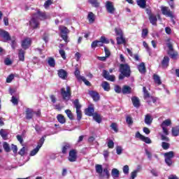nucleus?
Listing matches in <instances>:
<instances>
[{
	"mask_svg": "<svg viewBox=\"0 0 179 179\" xmlns=\"http://www.w3.org/2000/svg\"><path fill=\"white\" fill-rule=\"evenodd\" d=\"M48 16L45 15V13H41L38 11L36 14H34L32 18L29 21V26L32 29H38L40 26V22H38V19H41V20H44L48 19Z\"/></svg>",
	"mask_w": 179,
	"mask_h": 179,
	"instance_id": "obj_1",
	"label": "nucleus"
},
{
	"mask_svg": "<svg viewBox=\"0 0 179 179\" xmlns=\"http://www.w3.org/2000/svg\"><path fill=\"white\" fill-rule=\"evenodd\" d=\"M120 80H122L124 78H129L131 76V68L127 64L120 65Z\"/></svg>",
	"mask_w": 179,
	"mask_h": 179,
	"instance_id": "obj_2",
	"label": "nucleus"
},
{
	"mask_svg": "<svg viewBox=\"0 0 179 179\" xmlns=\"http://www.w3.org/2000/svg\"><path fill=\"white\" fill-rule=\"evenodd\" d=\"M166 46L168 47V55H169L172 59H177V57H178V52L174 50L171 39H166Z\"/></svg>",
	"mask_w": 179,
	"mask_h": 179,
	"instance_id": "obj_3",
	"label": "nucleus"
},
{
	"mask_svg": "<svg viewBox=\"0 0 179 179\" xmlns=\"http://www.w3.org/2000/svg\"><path fill=\"white\" fill-rule=\"evenodd\" d=\"M95 170L97 174L99 175V177L103 178L104 176L103 175V171L105 173V176L107 179L110 178V171H108V168H105L103 170V166L100 164H96L95 166Z\"/></svg>",
	"mask_w": 179,
	"mask_h": 179,
	"instance_id": "obj_4",
	"label": "nucleus"
},
{
	"mask_svg": "<svg viewBox=\"0 0 179 179\" xmlns=\"http://www.w3.org/2000/svg\"><path fill=\"white\" fill-rule=\"evenodd\" d=\"M143 99L147 101L148 104H152V103H156V99L150 95L149 91L147 90L146 87H143Z\"/></svg>",
	"mask_w": 179,
	"mask_h": 179,
	"instance_id": "obj_5",
	"label": "nucleus"
},
{
	"mask_svg": "<svg viewBox=\"0 0 179 179\" xmlns=\"http://www.w3.org/2000/svg\"><path fill=\"white\" fill-rule=\"evenodd\" d=\"M71 94H72V92H71V87L67 86L66 88L63 87L61 89V95L63 100L68 101V100L71 99Z\"/></svg>",
	"mask_w": 179,
	"mask_h": 179,
	"instance_id": "obj_6",
	"label": "nucleus"
},
{
	"mask_svg": "<svg viewBox=\"0 0 179 179\" xmlns=\"http://www.w3.org/2000/svg\"><path fill=\"white\" fill-rule=\"evenodd\" d=\"M164 156L165 159V163L167 164V166H171V164H173L172 159L174 157V152L170 151L168 152H165L164 154Z\"/></svg>",
	"mask_w": 179,
	"mask_h": 179,
	"instance_id": "obj_7",
	"label": "nucleus"
},
{
	"mask_svg": "<svg viewBox=\"0 0 179 179\" xmlns=\"http://www.w3.org/2000/svg\"><path fill=\"white\" fill-rule=\"evenodd\" d=\"M105 8L108 13H110V15H114V13H115V7L114 6V3L113 1H106Z\"/></svg>",
	"mask_w": 179,
	"mask_h": 179,
	"instance_id": "obj_8",
	"label": "nucleus"
},
{
	"mask_svg": "<svg viewBox=\"0 0 179 179\" xmlns=\"http://www.w3.org/2000/svg\"><path fill=\"white\" fill-rule=\"evenodd\" d=\"M60 32L62 33L61 37L65 41V43H69V41L68 40V34L69 33V29L66 28V27L60 26L59 27Z\"/></svg>",
	"mask_w": 179,
	"mask_h": 179,
	"instance_id": "obj_9",
	"label": "nucleus"
},
{
	"mask_svg": "<svg viewBox=\"0 0 179 179\" xmlns=\"http://www.w3.org/2000/svg\"><path fill=\"white\" fill-rule=\"evenodd\" d=\"M45 141V139L44 138V137H42L39 140V142L36 148L31 151L29 156H36V153H38V150H40V148H41V146H43V145L44 144Z\"/></svg>",
	"mask_w": 179,
	"mask_h": 179,
	"instance_id": "obj_10",
	"label": "nucleus"
},
{
	"mask_svg": "<svg viewBox=\"0 0 179 179\" xmlns=\"http://www.w3.org/2000/svg\"><path fill=\"white\" fill-rule=\"evenodd\" d=\"M74 73L78 80H79L80 82H84L85 85H86L87 86H90V82L87 80L86 78H85L84 76H80V71L78 69H76Z\"/></svg>",
	"mask_w": 179,
	"mask_h": 179,
	"instance_id": "obj_11",
	"label": "nucleus"
},
{
	"mask_svg": "<svg viewBox=\"0 0 179 179\" xmlns=\"http://www.w3.org/2000/svg\"><path fill=\"white\" fill-rule=\"evenodd\" d=\"M170 125H171V120L170 119L164 120L161 124V127L162 128L164 135H169V129H167V127H170Z\"/></svg>",
	"mask_w": 179,
	"mask_h": 179,
	"instance_id": "obj_12",
	"label": "nucleus"
},
{
	"mask_svg": "<svg viewBox=\"0 0 179 179\" xmlns=\"http://www.w3.org/2000/svg\"><path fill=\"white\" fill-rule=\"evenodd\" d=\"M0 36L3 38L2 41H3V43H8V41L10 40L9 33L3 29H0Z\"/></svg>",
	"mask_w": 179,
	"mask_h": 179,
	"instance_id": "obj_13",
	"label": "nucleus"
},
{
	"mask_svg": "<svg viewBox=\"0 0 179 179\" xmlns=\"http://www.w3.org/2000/svg\"><path fill=\"white\" fill-rule=\"evenodd\" d=\"M161 10L162 12V15H164V16H167L168 17H173V13L169 9V7L162 6Z\"/></svg>",
	"mask_w": 179,
	"mask_h": 179,
	"instance_id": "obj_14",
	"label": "nucleus"
},
{
	"mask_svg": "<svg viewBox=\"0 0 179 179\" xmlns=\"http://www.w3.org/2000/svg\"><path fill=\"white\" fill-rule=\"evenodd\" d=\"M76 151L75 150H71L69 155V160L71 162H76L77 159Z\"/></svg>",
	"mask_w": 179,
	"mask_h": 179,
	"instance_id": "obj_15",
	"label": "nucleus"
},
{
	"mask_svg": "<svg viewBox=\"0 0 179 179\" xmlns=\"http://www.w3.org/2000/svg\"><path fill=\"white\" fill-rule=\"evenodd\" d=\"M31 44V40L29 38H27L24 41H22V48H24V50H27V48L30 47Z\"/></svg>",
	"mask_w": 179,
	"mask_h": 179,
	"instance_id": "obj_16",
	"label": "nucleus"
},
{
	"mask_svg": "<svg viewBox=\"0 0 179 179\" xmlns=\"http://www.w3.org/2000/svg\"><path fill=\"white\" fill-rule=\"evenodd\" d=\"M149 20L153 26H157V16L155 14H149Z\"/></svg>",
	"mask_w": 179,
	"mask_h": 179,
	"instance_id": "obj_17",
	"label": "nucleus"
},
{
	"mask_svg": "<svg viewBox=\"0 0 179 179\" xmlns=\"http://www.w3.org/2000/svg\"><path fill=\"white\" fill-rule=\"evenodd\" d=\"M25 113H26L27 120H31V118H33V116L35 114L34 110H33V109H30V108H27Z\"/></svg>",
	"mask_w": 179,
	"mask_h": 179,
	"instance_id": "obj_18",
	"label": "nucleus"
},
{
	"mask_svg": "<svg viewBox=\"0 0 179 179\" xmlns=\"http://www.w3.org/2000/svg\"><path fill=\"white\" fill-rule=\"evenodd\" d=\"M87 20L91 24L96 20V15L92 12H89L87 15Z\"/></svg>",
	"mask_w": 179,
	"mask_h": 179,
	"instance_id": "obj_19",
	"label": "nucleus"
},
{
	"mask_svg": "<svg viewBox=\"0 0 179 179\" xmlns=\"http://www.w3.org/2000/svg\"><path fill=\"white\" fill-rule=\"evenodd\" d=\"M58 76H59L62 79H66L68 77V73L64 69H60L58 71Z\"/></svg>",
	"mask_w": 179,
	"mask_h": 179,
	"instance_id": "obj_20",
	"label": "nucleus"
},
{
	"mask_svg": "<svg viewBox=\"0 0 179 179\" xmlns=\"http://www.w3.org/2000/svg\"><path fill=\"white\" fill-rule=\"evenodd\" d=\"M169 62H170V58H169L167 56H165L162 61V68H167V66H169Z\"/></svg>",
	"mask_w": 179,
	"mask_h": 179,
	"instance_id": "obj_21",
	"label": "nucleus"
},
{
	"mask_svg": "<svg viewBox=\"0 0 179 179\" xmlns=\"http://www.w3.org/2000/svg\"><path fill=\"white\" fill-rule=\"evenodd\" d=\"M94 108L90 106L87 109H85V115H89V117H92L94 114Z\"/></svg>",
	"mask_w": 179,
	"mask_h": 179,
	"instance_id": "obj_22",
	"label": "nucleus"
},
{
	"mask_svg": "<svg viewBox=\"0 0 179 179\" xmlns=\"http://www.w3.org/2000/svg\"><path fill=\"white\" fill-rule=\"evenodd\" d=\"M90 94L94 101H99V100H100V96L99 95V93L92 91L90 92Z\"/></svg>",
	"mask_w": 179,
	"mask_h": 179,
	"instance_id": "obj_23",
	"label": "nucleus"
},
{
	"mask_svg": "<svg viewBox=\"0 0 179 179\" xmlns=\"http://www.w3.org/2000/svg\"><path fill=\"white\" fill-rule=\"evenodd\" d=\"M131 101L133 103V105L136 107L137 108L141 106V101H139V98L136 96H134L131 98Z\"/></svg>",
	"mask_w": 179,
	"mask_h": 179,
	"instance_id": "obj_24",
	"label": "nucleus"
},
{
	"mask_svg": "<svg viewBox=\"0 0 179 179\" xmlns=\"http://www.w3.org/2000/svg\"><path fill=\"white\" fill-rule=\"evenodd\" d=\"M111 176L114 179L118 178V177H120V171L115 168L113 169L111 171Z\"/></svg>",
	"mask_w": 179,
	"mask_h": 179,
	"instance_id": "obj_25",
	"label": "nucleus"
},
{
	"mask_svg": "<svg viewBox=\"0 0 179 179\" xmlns=\"http://www.w3.org/2000/svg\"><path fill=\"white\" fill-rule=\"evenodd\" d=\"M0 135L4 141H6V139H8V135H9V133L8 132V131L1 129L0 130Z\"/></svg>",
	"mask_w": 179,
	"mask_h": 179,
	"instance_id": "obj_26",
	"label": "nucleus"
},
{
	"mask_svg": "<svg viewBox=\"0 0 179 179\" xmlns=\"http://www.w3.org/2000/svg\"><path fill=\"white\" fill-rule=\"evenodd\" d=\"M138 69L140 73H146V67L145 66V63L142 62L138 66Z\"/></svg>",
	"mask_w": 179,
	"mask_h": 179,
	"instance_id": "obj_27",
	"label": "nucleus"
},
{
	"mask_svg": "<svg viewBox=\"0 0 179 179\" xmlns=\"http://www.w3.org/2000/svg\"><path fill=\"white\" fill-rule=\"evenodd\" d=\"M152 121H153V118H152V116L148 114L145 115V123L147 125H150V124H152Z\"/></svg>",
	"mask_w": 179,
	"mask_h": 179,
	"instance_id": "obj_28",
	"label": "nucleus"
},
{
	"mask_svg": "<svg viewBox=\"0 0 179 179\" xmlns=\"http://www.w3.org/2000/svg\"><path fill=\"white\" fill-rule=\"evenodd\" d=\"M136 2L137 5H138L141 9L146 8V0H137Z\"/></svg>",
	"mask_w": 179,
	"mask_h": 179,
	"instance_id": "obj_29",
	"label": "nucleus"
},
{
	"mask_svg": "<svg viewBox=\"0 0 179 179\" xmlns=\"http://www.w3.org/2000/svg\"><path fill=\"white\" fill-rule=\"evenodd\" d=\"M101 87H103V90H105L106 92H109L110 84L107 81H103L101 84Z\"/></svg>",
	"mask_w": 179,
	"mask_h": 179,
	"instance_id": "obj_30",
	"label": "nucleus"
},
{
	"mask_svg": "<svg viewBox=\"0 0 179 179\" xmlns=\"http://www.w3.org/2000/svg\"><path fill=\"white\" fill-rule=\"evenodd\" d=\"M122 92L123 94H129V93H131V87L127 85H124L122 90Z\"/></svg>",
	"mask_w": 179,
	"mask_h": 179,
	"instance_id": "obj_31",
	"label": "nucleus"
},
{
	"mask_svg": "<svg viewBox=\"0 0 179 179\" xmlns=\"http://www.w3.org/2000/svg\"><path fill=\"white\" fill-rule=\"evenodd\" d=\"M57 119L60 124H65V122H66V120H65V117H64V115L61 114L57 116Z\"/></svg>",
	"mask_w": 179,
	"mask_h": 179,
	"instance_id": "obj_32",
	"label": "nucleus"
},
{
	"mask_svg": "<svg viewBox=\"0 0 179 179\" xmlns=\"http://www.w3.org/2000/svg\"><path fill=\"white\" fill-rule=\"evenodd\" d=\"M92 117L94 121L98 122V124H100V122H101V117L100 116V115L95 113L92 115Z\"/></svg>",
	"mask_w": 179,
	"mask_h": 179,
	"instance_id": "obj_33",
	"label": "nucleus"
},
{
	"mask_svg": "<svg viewBox=\"0 0 179 179\" xmlns=\"http://www.w3.org/2000/svg\"><path fill=\"white\" fill-rule=\"evenodd\" d=\"M172 135H173V136H178L179 126H176V127L172 128Z\"/></svg>",
	"mask_w": 179,
	"mask_h": 179,
	"instance_id": "obj_34",
	"label": "nucleus"
},
{
	"mask_svg": "<svg viewBox=\"0 0 179 179\" xmlns=\"http://www.w3.org/2000/svg\"><path fill=\"white\" fill-rule=\"evenodd\" d=\"M18 57L20 61H22V62L24 61V50L22 49L19 50Z\"/></svg>",
	"mask_w": 179,
	"mask_h": 179,
	"instance_id": "obj_35",
	"label": "nucleus"
},
{
	"mask_svg": "<svg viewBox=\"0 0 179 179\" xmlns=\"http://www.w3.org/2000/svg\"><path fill=\"white\" fill-rule=\"evenodd\" d=\"M48 64L52 68H54V66H55V59H54L52 57H49L48 59Z\"/></svg>",
	"mask_w": 179,
	"mask_h": 179,
	"instance_id": "obj_36",
	"label": "nucleus"
},
{
	"mask_svg": "<svg viewBox=\"0 0 179 179\" xmlns=\"http://www.w3.org/2000/svg\"><path fill=\"white\" fill-rule=\"evenodd\" d=\"M153 79L157 85H162V80H160V77L156 74L153 76Z\"/></svg>",
	"mask_w": 179,
	"mask_h": 179,
	"instance_id": "obj_37",
	"label": "nucleus"
},
{
	"mask_svg": "<svg viewBox=\"0 0 179 179\" xmlns=\"http://www.w3.org/2000/svg\"><path fill=\"white\" fill-rule=\"evenodd\" d=\"M10 41L11 42L10 44L13 50H15L16 48V38L13 36L11 38H10Z\"/></svg>",
	"mask_w": 179,
	"mask_h": 179,
	"instance_id": "obj_38",
	"label": "nucleus"
},
{
	"mask_svg": "<svg viewBox=\"0 0 179 179\" xmlns=\"http://www.w3.org/2000/svg\"><path fill=\"white\" fill-rule=\"evenodd\" d=\"M74 107L76 108V110H80L82 108V106L79 103V99H76L73 102Z\"/></svg>",
	"mask_w": 179,
	"mask_h": 179,
	"instance_id": "obj_39",
	"label": "nucleus"
},
{
	"mask_svg": "<svg viewBox=\"0 0 179 179\" xmlns=\"http://www.w3.org/2000/svg\"><path fill=\"white\" fill-rule=\"evenodd\" d=\"M3 148L5 150V152H7V153H9V152H10V147L9 146V144L8 143L3 142Z\"/></svg>",
	"mask_w": 179,
	"mask_h": 179,
	"instance_id": "obj_40",
	"label": "nucleus"
},
{
	"mask_svg": "<svg viewBox=\"0 0 179 179\" xmlns=\"http://www.w3.org/2000/svg\"><path fill=\"white\" fill-rule=\"evenodd\" d=\"M117 44H125V38H124V36H118L117 38Z\"/></svg>",
	"mask_w": 179,
	"mask_h": 179,
	"instance_id": "obj_41",
	"label": "nucleus"
},
{
	"mask_svg": "<svg viewBox=\"0 0 179 179\" xmlns=\"http://www.w3.org/2000/svg\"><path fill=\"white\" fill-rule=\"evenodd\" d=\"M88 1L92 6H94V8H99V6H100V3H99L97 0H88Z\"/></svg>",
	"mask_w": 179,
	"mask_h": 179,
	"instance_id": "obj_42",
	"label": "nucleus"
},
{
	"mask_svg": "<svg viewBox=\"0 0 179 179\" xmlns=\"http://www.w3.org/2000/svg\"><path fill=\"white\" fill-rule=\"evenodd\" d=\"M141 170V168H138L137 170L134 171L133 172L131 173V179H135L136 178V176L138 174V172Z\"/></svg>",
	"mask_w": 179,
	"mask_h": 179,
	"instance_id": "obj_43",
	"label": "nucleus"
},
{
	"mask_svg": "<svg viewBox=\"0 0 179 179\" xmlns=\"http://www.w3.org/2000/svg\"><path fill=\"white\" fill-rule=\"evenodd\" d=\"M65 113L67 117H69V120H73V115L72 114V112L71 111V110L67 109L65 110Z\"/></svg>",
	"mask_w": 179,
	"mask_h": 179,
	"instance_id": "obj_44",
	"label": "nucleus"
},
{
	"mask_svg": "<svg viewBox=\"0 0 179 179\" xmlns=\"http://www.w3.org/2000/svg\"><path fill=\"white\" fill-rule=\"evenodd\" d=\"M162 149H164V150H167V149L170 148V143H166V142H162Z\"/></svg>",
	"mask_w": 179,
	"mask_h": 179,
	"instance_id": "obj_45",
	"label": "nucleus"
},
{
	"mask_svg": "<svg viewBox=\"0 0 179 179\" xmlns=\"http://www.w3.org/2000/svg\"><path fill=\"white\" fill-rule=\"evenodd\" d=\"M115 31L116 36H118V37H121V36H123V34H122V30H121V29H120V28H115Z\"/></svg>",
	"mask_w": 179,
	"mask_h": 179,
	"instance_id": "obj_46",
	"label": "nucleus"
},
{
	"mask_svg": "<svg viewBox=\"0 0 179 179\" xmlns=\"http://www.w3.org/2000/svg\"><path fill=\"white\" fill-rule=\"evenodd\" d=\"M70 148H71V145H69V143H66L62 148V153H64V154L66 153V151L68 150V149H70Z\"/></svg>",
	"mask_w": 179,
	"mask_h": 179,
	"instance_id": "obj_47",
	"label": "nucleus"
},
{
	"mask_svg": "<svg viewBox=\"0 0 179 179\" xmlns=\"http://www.w3.org/2000/svg\"><path fill=\"white\" fill-rule=\"evenodd\" d=\"M50 5H52V0H48L44 3V8L48 9V8H50Z\"/></svg>",
	"mask_w": 179,
	"mask_h": 179,
	"instance_id": "obj_48",
	"label": "nucleus"
},
{
	"mask_svg": "<svg viewBox=\"0 0 179 179\" xmlns=\"http://www.w3.org/2000/svg\"><path fill=\"white\" fill-rule=\"evenodd\" d=\"M110 128L115 132H118V125H117V123H112L110 124Z\"/></svg>",
	"mask_w": 179,
	"mask_h": 179,
	"instance_id": "obj_49",
	"label": "nucleus"
},
{
	"mask_svg": "<svg viewBox=\"0 0 179 179\" xmlns=\"http://www.w3.org/2000/svg\"><path fill=\"white\" fill-rule=\"evenodd\" d=\"M76 114H77V120L78 121H80V120H82V110H76Z\"/></svg>",
	"mask_w": 179,
	"mask_h": 179,
	"instance_id": "obj_50",
	"label": "nucleus"
},
{
	"mask_svg": "<svg viewBox=\"0 0 179 179\" xmlns=\"http://www.w3.org/2000/svg\"><path fill=\"white\" fill-rule=\"evenodd\" d=\"M100 41L102 42V44H108L110 43V41L104 36H101Z\"/></svg>",
	"mask_w": 179,
	"mask_h": 179,
	"instance_id": "obj_51",
	"label": "nucleus"
},
{
	"mask_svg": "<svg viewBox=\"0 0 179 179\" xmlns=\"http://www.w3.org/2000/svg\"><path fill=\"white\" fill-rule=\"evenodd\" d=\"M11 103H13L14 106H17V104H19V101L17 100V98L13 96L11 98Z\"/></svg>",
	"mask_w": 179,
	"mask_h": 179,
	"instance_id": "obj_52",
	"label": "nucleus"
},
{
	"mask_svg": "<svg viewBox=\"0 0 179 179\" xmlns=\"http://www.w3.org/2000/svg\"><path fill=\"white\" fill-rule=\"evenodd\" d=\"M15 79V76L13 74H10V76H8L6 78V83H10V82H12V80Z\"/></svg>",
	"mask_w": 179,
	"mask_h": 179,
	"instance_id": "obj_53",
	"label": "nucleus"
},
{
	"mask_svg": "<svg viewBox=\"0 0 179 179\" xmlns=\"http://www.w3.org/2000/svg\"><path fill=\"white\" fill-rule=\"evenodd\" d=\"M123 173L124 174H129V166L128 165L123 166Z\"/></svg>",
	"mask_w": 179,
	"mask_h": 179,
	"instance_id": "obj_54",
	"label": "nucleus"
},
{
	"mask_svg": "<svg viewBox=\"0 0 179 179\" xmlns=\"http://www.w3.org/2000/svg\"><path fill=\"white\" fill-rule=\"evenodd\" d=\"M59 55H61L62 58H63V59H66V55L65 53V50H59Z\"/></svg>",
	"mask_w": 179,
	"mask_h": 179,
	"instance_id": "obj_55",
	"label": "nucleus"
},
{
	"mask_svg": "<svg viewBox=\"0 0 179 179\" xmlns=\"http://www.w3.org/2000/svg\"><path fill=\"white\" fill-rule=\"evenodd\" d=\"M108 148H109V149H113L114 148V141H113V140H108Z\"/></svg>",
	"mask_w": 179,
	"mask_h": 179,
	"instance_id": "obj_56",
	"label": "nucleus"
},
{
	"mask_svg": "<svg viewBox=\"0 0 179 179\" xmlns=\"http://www.w3.org/2000/svg\"><path fill=\"white\" fill-rule=\"evenodd\" d=\"M116 153L117 155H121L122 153V147L117 145L116 147Z\"/></svg>",
	"mask_w": 179,
	"mask_h": 179,
	"instance_id": "obj_57",
	"label": "nucleus"
},
{
	"mask_svg": "<svg viewBox=\"0 0 179 179\" xmlns=\"http://www.w3.org/2000/svg\"><path fill=\"white\" fill-rule=\"evenodd\" d=\"M141 141L145 143H152V140H150L148 137H145V136L143 137Z\"/></svg>",
	"mask_w": 179,
	"mask_h": 179,
	"instance_id": "obj_58",
	"label": "nucleus"
},
{
	"mask_svg": "<svg viewBox=\"0 0 179 179\" xmlns=\"http://www.w3.org/2000/svg\"><path fill=\"white\" fill-rule=\"evenodd\" d=\"M148 33H149V32H148V29H143V31H142V34H141L143 38H146V36H148Z\"/></svg>",
	"mask_w": 179,
	"mask_h": 179,
	"instance_id": "obj_59",
	"label": "nucleus"
},
{
	"mask_svg": "<svg viewBox=\"0 0 179 179\" xmlns=\"http://www.w3.org/2000/svg\"><path fill=\"white\" fill-rule=\"evenodd\" d=\"M24 153H26V148L23 147L21 148V150L19 151L18 154L20 155V156H24Z\"/></svg>",
	"mask_w": 179,
	"mask_h": 179,
	"instance_id": "obj_60",
	"label": "nucleus"
},
{
	"mask_svg": "<svg viewBox=\"0 0 179 179\" xmlns=\"http://www.w3.org/2000/svg\"><path fill=\"white\" fill-rule=\"evenodd\" d=\"M109 76H110V73H108V71L106 70L103 71V78H105V79L108 78Z\"/></svg>",
	"mask_w": 179,
	"mask_h": 179,
	"instance_id": "obj_61",
	"label": "nucleus"
},
{
	"mask_svg": "<svg viewBox=\"0 0 179 179\" xmlns=\"http://www.w3.org/2000/svg\"><path fill=\"white\" fill-rule=\"evenodd\" d=\"M11 150H13V153H17V145L12 144Z\"/></svg>",
	"mask_w": 179,
	"mask_h": 179,
	"instance_id": "obj_62",
	"label": "nucleus"
},
{
	"mask_svg": "<svg viewBox=\"0 0 179 179\" xmlns=\"http://www.w3.org/2000/svg\"><path fill=\"white\" fill-rule=\"evenodd\" d=\"M104 52L106 54V57H107L108 58V57H110V55H111V53L110 52V50H108L107 48L104 47Z\"/></svg>",
	"mask_w": 179,
	"mask_h": 179,
	"instance_id": "obj_63",
	"label": "nucleus"
},
{
	"mask_svg": "<svg viewBox=\"0 0 179 179\" xmlns=\"http://www.w3.org/2000/svg\"><path fill=\"white\" fill-rule=\"evenodd\" d=\"M4 63L6 65H12V60H10L9 58H7L4 60Z\"/></svg>",
	"mask_w": 179,
	"mask_h": 179,
	"instance_id": "obj_64",
	"label": "nucleus"
}]
</instances>
